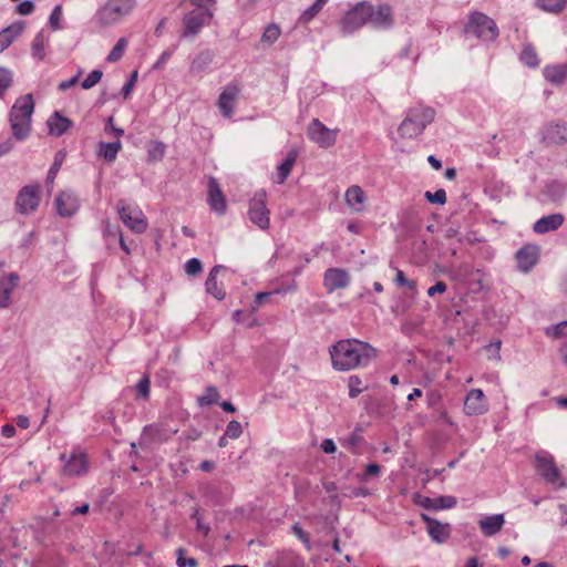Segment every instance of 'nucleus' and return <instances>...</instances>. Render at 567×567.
Wrapping results in <instances>:
<instances>
[{"label":"nucleus","instance_id":"obj_50","mask_svg":"<svg viewBox=\"0 0 567 567\" xmlns=\"http://www.w3.org/2000/svg\"><path fill=\"white\" fill-rule=\"evenodd\" d=\"M291 530L302 542L307 549L311 548L310 536L306 530H303L299 523L293 524Z\"/></svg>","mask_w":567,"mask_h":567},{"label":"nucleus","instance_id":"obj_52","mask_svg":"<svg viewBox=\"0 0 567 567\" xmlns=\"http://www.w3.org/2000/svg\"><path fill=\"white\" fill-rule=\"evenodd\" d=\"M424 196L432 204L443 205L446 203V193L444 189H437L435 193L426 192Z\"/></svg>","mask_w":567,"mask_h":567},{"label":"nucleus","instance_id":"obj_1","mask_svg":"<svg viewBox=\"0 0 567 567\" xmlns=\"http://www.w3.org/2000/svg\"><path fill=\"white\" fill-rule=\"evenodd\" d=\"M332 368L350 371L368 367L378 357V350L359 339H342L329 347Z\"/></svg>","mask_w":567,"mask_h":567},{"label":"nucleus","instance_id":"obj_48","mask_svg":"<svg viewBox=\"0 0 567 567\" xmlns=\"http://www.w3.org/2000/svg\"><path fill=\"white\" fill-rule=\"evenodd\" d=\"M243 433V426L241 424L236 421V420H231L227 426H226V431H225V436H228L229 439H238Z\"/></svg>","mask_w":567,"mask_h":567},{"label":"nucleus","instance_id":"obj_33","mask_svg":"<svg viewBox=\"0 0 567 567\" xmlns=\"http://www.w3.org/2000/svg\"><path fill=\"white\" fill-rule=\"evenodd\" d=\"M519 61L532 69H536L540 64V59L538 56L536 49L529 43L524 44L519 53Z\"/></svg>","mask_w":567,"mask_h":567},{"label":"nucleus","instance_id":"obj_36","mask_svg":"<svg viewBox=\"0 0 567 567\" xmlns=\"http://www.w3.org/2000/svg\"><path fill=\"white\" fill-rule=\"evenodd\" d=\"M219 392L216 386L209 385L205 389V393L197 398L199 406H208L215 404L219 400Z\"/></svg>","mask_w":567,"mask_h":567},{"label":"nucleus","instance_id":"obj_31","mask_svg":"<svg viewBox=\"0 0 567 567\" xmlns=\"http://www.w3.org/2000/svg\"><path fill=\"white\" fill-rule=\"evenodd\" d=\"M423 323L424 319L421 315L408 316L402 321L401 331L404 336L412 337L413 334L420 332Z\"/></svg>","mask_w":567,"mask_h":567},{"label":"nucleus","instance_id":"obj_49","mask_svg":"<svg viewBox=\"0 0 567 567\" xmlns=\"http://www.w3.org/2000/svg\"><path fill=\"white\" fill-rule=\"evenodd\" d=\"M190 517L196 520V530L202 533L204 536H207L210 532V526L208 524H204L202 517L199 515V509L197 507L193 508Z\"/></svg>","mask_w":567,"mask_h":567},{"label":"nucleus","instance_id":"obj_37","mask_svg":"<svg viewBox=\"0 0 567 567\" xmlns=\"http://www.w3.org/2000/svg\"><path fill=\"white\" fill-rule=\"evenodd\" d=\"M127 45H128L127 39H125V38L118 39L116 44L113 47V49L109 53L106 61L110 63H115V62L120 61L123 58V55L127 49Z\"/></svg>","mask_w":567,"mask_h":567},{"label":"nucleus","instance_id":"obj_28","mask_svg":"<svg viewBox=\"0 0 567 567\" xmlns=\"http://www.w3.org/2000/svg\"><path fill=\"white\" fill-rule=\"evenodd\" d=\"M295 286H284L282 288H277L272 291L258 292L250 303V311L255 313L261 306L269 303L271 301V297L275 295H279L287 291H292Z\"/></svg>","mask_w":567,"mask_h":567},{"label":"nucleus","instance_id":"obj_43","mask_svg":"<svg viewBox=\"0 0 567 567\" xmlns=\"http://www.w3.org/2000/svg\"><path fill=\"white\" fill-rule=\"evenodd\" d=\"M539 7L548 12H559L564 9L566 0H538Z\"/></svg>","mask_w":567,"mask_h":567},{"label":"nucleus","instance_id":"obj_59","mask_svg":"<svg viewBox=\"0 0 567 567\" xmlns=\"http://www.w3.org/2000/svg\"><path fill=\"white\" fill-rule=\"evenodd\" d=\"M347 442H348V445H349L350 447H355V446H358L360 443H362V442H363V437H362V435L360 434V431H359V430H357V431L352 432V433L350 434V436L347 439Z\"/></svg>","mask_w":567,"mask_h":567},{"label":"nucleus","instance_id":"obj_60","mask_svg":"<svg viewBox=\"0 0 567 567\" xmlns=\"http://www.w3.org/2000/svg\"><path fill=\"white\" fill-rule=\"evenodd\" d=\"M34 9V6L31 1H24V2H21L18 8H17V12L21 16H27V14H30Z\"/></svg>","mask_w":567,"mask_h":567},{"label":"nucleus","instance_id":"obj_32","mask_svg":"<svg viewBox=\"0 0 567 567\" xmlns=\"http://www.w3.org/2000/svg\"><path fill=\"white\" fill-rule=\"evenodd\" d=\"M297 156L298 154L296 151H290L287 154L284 162L277 168V183H285L296 163Z\"/></svg>","mask_w":567,"mask_h":567},{"label":"nucleus","instance_id":"obj_47","mask_svg":"<svg viewBox=\"0 0 567 567\" xmlns=\"http://www.w3.org/2000/svg\"><path fill=\"white\" fill-rule=\"evenodd\" d=\"M103 73L100 70H93L81 83L84 90L95 86L102 79Z\"/></svg>","mask_w":567,"mask_h":567},{"label":"nucleus","instance_id":"obj_8","mask_svg":"<svg viewBox=\"0 0 567 567\" xmlns=\"http://www.w3.org/2000/svg\"><path fill=\"white\" fill-rule=\"evenodd\" d=\"M117 212L122 223L135 234L146 231L148 223L142 209L136 205L126 204L120 199L116 204Z\"/></svg>","mask_w":567,"mask_h":567},{"label":"nucleus","instance_id":"obj_6","mask_svg":"<svg viewBox=\"0 0 567 567\" xmlns=\"http://www.w3.org/2000/svg\"><path fill=\"white\" fill-rule=\"evenodd\" d=\"M535 470L546 483L554 485L556 488H565L567 486L555 463L554 456L548 452L540 451L535 454Z\"/></svg>","mask_w":567,"mask_h":567},{"label":"nucleus","instance_id":"obj_54","mask_svg":"<svg viewBox=\"0 0 567 567\" xmlns=\"http://www.w3.org/2000/svg\"><path fill=\"white\" fill-rule=\"evenodd\" d=\"M61 18H62V8L61 6H56L51 16H50V25L53 30H59L61 29Z\"/></svg>","mask_w":567,"mask_h":567},{"label":"nucleus","instance_id":"obj_63","mask_svg":"<svg viewBox=\"0 0 567 567\" xmlns=\"http://www.w3.org/2000/svg\"><path fill=\"white\" fill-rule=\"evenodd\" d=\"M79 76H80V75L78 74V75L73 76L72 79H70V80H68V81H63V82H61V83L59 84V89H60L61 91H65V90H68V89L72 87V86H74V85L78 83V81H79Z\"/></svg>","mask_w":567,"mask_h":567},{"label":"nucleus","instance_id":"obj_13","mask_svg":"<svg viewBox=\"0 0 567 567\" xmlns=\"http://www.w3.org/2000/svg\"><path fill=\"white\" fill-rule=\"evenodd\" d=\"M308 137L320 147L328 148L334 145L338 130H330L318 118H313L307 128Z\"/></svg>","mask_w":567,"mask_h":567},{"label":"nucleus","instance_id":"obj_2","mask_svg":"<svg viewBox=\"0 0 567 567\" xmlns=\"http://www.w3.org/2000/svg\"><path fill=\"white\" fill-rule=\"evenodd\" d=\"M393 12L389 4H380L374 8L370 2H358L341 18L339 24L343 34H351L364 24L380 29H388L393 24Z\"/></svg>","mask_w":567,"mask_h":567},{"label":"nucleus","instance_id":"obj_5","mask_svg":"<svg viewBox=\"0 0 567 567\" xmlns=\"http://www.w3.org/2000/svg\"><path fill=\"white\" fill-rule=\"evenodd\" d=\"M136 0H109L96 14L101 25L107 27L120 22L135 8Z\"/></svg>","mask_w":567,"mask_h":567},{"label":"nucleus","instance_id":"obj_58","mask_svg":"<svg viewBox=\"0 0 567 567\" xmlns=\"http://www.w3.org/2000/svg\"><path fill=\"white\" fill-rule=\"evenodd\" d=\"M426 400H427L429 408L437 409L441 404L442 396H441V394H439L436 392H431L427 394Z\"/></svg>","mask_w":567,"mask_h":567},{"label":"nucleus","instance_id":"obj_18","mask_svg":"<svg viewBox=\"0 0 567 567\" xmlns=\"http://www.w3.org/2000/svg\"><path fill=\"white\" fill-rule=\"evenodd\" d=\"M539 248L535 245H526L516 252V261L522 271L530 270L537 262Z\"/></svg>","mask_w":567,"mask_h":567},{"label":"nucleus","instance_id":"obj_34","mask_svg":"<svg viewBox=\"0 0 567 567\" xmlns=\"http://www.w3.org/2000/svg\"><path fill=\"white\" fill-rule=\"evenodd\" d=\"M122 144L120 141L114 143H100L99 155L104 157L107 162H113L116 158Z\"/></svg>","mask_w":567,"mask_h":567},{"label":"nucleus","instance_id":"obj_39","mask_svg":"<svg viewBox=\"0 0 567 567\" xmlns=\"http://www.w3.org/2000/svg\"><path fill=\"white\" fill-rule=\"evenodd\" d=\"M326 284H347L348 274L342 269H329L324 275Z\"/></svg>","mask_w":567,"mask_h":567},{"label":"nucleus","instance_id":"obj_61","mask_svg":"<svg viewBox=\"0 0 567 567\" xmlns=\"http://www.w3.org/2000/svg\"><path fill=\"white\" fill-rule=\"evenodd\" d=\"M321 449H322V451L324 453L332 454V453L336 452L337 446H336L334 442L331 439H326L321 443Z\"/></svg>","mask_w":567,"mask_h":567},{"label":"nucleus","instance_id":"obj_22","mask_svg":"<svg viewBox=\"0 0 567 567\" xmlns=\"http://www.w3.org/2000/svg\"><path fill=\"white\" fill-rule=\"evenodd\" d=\"M505 524L504 514L486 516L478 520V526L484 536L491 537L498 534Z\"/></svg>","mask_w":567,"mask_h":567},{"label":"nucleus","instance_id":"obj_24","mask_svg":"<svg viewBox=\"0 0 567 567\" xmlns=\"http://www.w3.org/2000/svg\"><path fill=\"white\" fill-rule=\"evenodd\" d=\"M55 205L59 215L62 217L72 216L78 209V200L76 198L66 192H62L58 195L55 199Z\"/></svg>","mask_w":567,"mask_h":567},{"label":"nucleus","instance_id":"obj_10","mask_svg":"<svg viewBox=\"0 0 567 567\" xmlns=\"http://www.w3.org/2000/svg\"><path fill=\"white\" fill-rule=\"evenodd\" d=\"M266 192L259 190L255 194L249 203V219L260 229H267L269 227V210L266 206Z\"/></svg>","mask_w":567,"mask_h":567},{"label":"nucleus","instance_id":"obj_14","mask_svg":"<svg viewBox=\"0 0 567 567\" xmlns=\"http://www.w3.org/2000/svg\"><path fill=\"white\" fill-rule=\"evenodd\" d=\"M241 86L238 82H230L221 91L217 106L221 115L226 118H231L235 112L236 101L239 97Z\"/></svg>","mask_w":567,"mask_h":567},{"label":"nucleus","instance_id":"obj_17","mask_svg":"<svg viewBox=\"0 0 567 567\" xmlns=\"http://www.w3.org/2000/svg\"><path fill=\"white\" fill-rule=\"evenodd\" d=\"M207 202L210 209L217 213L218 215H223L226 212V197L218 182L214 177H210L208 181Z\"/></svg>","mask_w":567,"mask_h":567},{"label":"nucleus","instance_id":"obj_7","mask_svg":"<svg viewBox=\"0 0 567 567\" xmlns=\"http://www.w3.org/2000/svg\"><path fill=\"white\" fill-rule=\"evenodd\" d=\"M465 33L483 41H493L498 37V29L492 18L482 12H473L465 27Z\"/></svg>","mask_w":567,"mask_h":567},{"label":"nucleus","instance_id":"obj_4","mask_svg":"<svg viewBox=\"0 0 567 567\" xmlns=\"http://www.w3.org/2000/svg\"><path fill=\"white\" fill-rule=\"evenodd\" d=\"M435 112L429 106H415L408 111L405 118L399 125L398 133L402 138H414L422 134L433 122Z\"/></svg>","mask_w":567,"mask_h":567},{"label":"nucleus","instance_id":"obj_11","mask_svg":"<svg viewBox=\"0 0 567 567\" xmlns=\"http://www.w3.org/2000/svg\"><path fill=\"white\" fill-rule=\"evenodd\" d=\"M60 460L64 462L62 475L68 477L82 476L89 471V460L84 452L73 450L69 457L63 453Z\"/></svg>","mask_w":567,"mask_h":567},{"label":"nucleus","instance_id":"obj_62","mask_svg":"<svg viewBox=\"0 0 567 567\" xmlns=\"http://www.w3.org/2000/svg\"><path fill=\"white\" fill-rule=\"evenodd\" d=\"M136 76H137V72L135 71L131 78V80L123 86V95L125 97H127L132 91V87L134 86L135 84V81H136Z\"/></svg>","mask_w":567,"mask_h":567},{"label":"nucleus","instance_id":"obj_12","mask_svg":"<svg viewBox=\"0 0 567 567\" xmlns=\"http://www.w3.org/2000/svg\"><path fill=\"white\" fill-rule=\"evenodd\" d=\"M41 202V186L27 185L20 189L16 200V208L20 214L34 212Z\"/></svg>","mask_w":567,"mask_h":567},{"label":"nucleus","instance_id":"obj_45","mask_svg":"<svg viewBox=\"0 0 567 567\" xmlns=\"http://www.w3.org/2000/svg\"><path fill=\"white\" fill-rule=\"evenodd\" d=\"M229 274V270L224 267V266H215L208 277H207V280L205 284H216L217 279H218V276L221 277V279H226V280H229V278L227 277V275Z\"/></svg>","mask_w":567,"mask_h":567},{"label":"nucleus","instance_id":"obj_57","mask_svg":"<svg viewBox=\"0 0 567 567\" xmlns=\"http://www.w3.org/2000/svg\"><path fill=\"white\" fill-rule=\"evenodd\" d=\"M206 292L213 295L217 300H223L226 296L223 286H206Z\"/></svg>","mask_w":567,"mask_h":567},{"label":"nucleus","instance_id":"obj_55","mask_svg":"<svg viewBox=\"0 0 567 567\" xmlns=\"http://www.w3.org/2000/svg\"><path fill=\"white\" fill-rule=\"evenodd\" d=\"M14 286H0V308H7Z\"/></svg>","mask_w":567,"mask_h":567},{"label":"nucleus","instance_id":"obj_29","mask_svg":"<svg viewBox=\"0 0 567 567\" xmlns=\"http://www.w3.org/2000/svg\"><path fill=\"white\" fill-rule=\"evenodd\" d=\"M50 38L43 31H40L31 43L32 56L38 61L44 60L47 55V48L49 47Z\"/></svg>","mask_w":567,"mask_h":567},{"label":"nucleus","instance_id":"obj_25","mask_svg":"<svg viewBox=\"0 0 567 567\" xmlns=\"http://www.w3.org/2000/svg\"><path fill=\"white\" fill-rule=\"evenodd\" d=\"M23 23H13L0 31V52H3L23 32Z\"/></svg>","mask_w":567,"mask_h":567},{"label":"nucleus","instance_id":"obj_21","mask_svg":"<svg viewBox=\"0 0 567 567\" xmlns=\"http://www.w3.org/2000/svg\"><path fill=\"white\" fill-rule=\"evenodd\" d=\"M543 75L553 85H561L567 81V63L547 64Z\"/></svg>","mask_w":567,"mask_h":567},{"label":"nucleus","instance_id":"obj_15","mask_svg":"<svg viewBox=\"0 0 567 567\" xmlns=\"http://www.w3.org/2000/svg\"><path fill=\"white\" fill-rule=\"evenodd\" d=\"M421 518L426 524V532L433 542L444 544L451 537L452 527L449 523H442L426 514H421Z\"/></svg>","mask_w":567,"mask_h":567},{"label":"nucleus","instance_id":"obj_42","mask_svg":"<svg viewBox=\"0 0 567 567\" xmlns=\"http://www.w3.org/2000/svg\"><path fill=\"white\" fill-rule=\"evenodd\" d=\"M362 380L358 375H350L348 379V386H349V396L351 399L357 398L360 393L363 392L365 388H362Z\"/></svg>","mask_w":567,"mask_h":567},{"label":"nucleus","instance_id":"obj_53","mask_svg":"<svg viewBox=\"0 0 567 567\" xmlns=\"http://www.w3.org/2000/svg\"><path fill=\"white\" fill-rule=\"evenodd\" d=\"M151 382L147 375L143 377L136 384L135 389L143 399L150 398Z\"/></svg>","mask_w":567,"mask_h":567},{"label":"nucleus","instance_id":"obj_40","mask_svg":"<svg viewBox=\"0 0 567 567\" xmlns=\"http://www.w3.org/2000/svg\"><path fill=\"white\" fill-rule=\"evenodd\" d=\"M280 34V27L278 24L271 23L268 27H266L264 34L261 37V41L268 44H272L278 40Z\"/></svg>","mask_w":567,"mask_h":567},{"label":"nucleus","instance_id":"obj_41","mask_svg":"<svg viewBox=\"0 0 567 567\" xmlns=\"http://www.w3.org/2000/svg\"><path fill=\"white\" fill-rule=\"evenodd\" d=\"M545 333L554 339L567 338V320L546 328Z\"/></svg>","mask_w":567,"mask_h":567},{"label":"nucleus","instance_id":"obj_38","mask_svg":"<svg viewBox=\"0 0 567 567\" xmlns=\"http://www.w3.org/2000/svg\"><path fill=\"white\" fill-rule=\"evenodd\" d=\"M233 320L237 323H245L248 328H252L259 324L257 318L249 310L248 312L244 310H236L233 313Z\"/></svg>","mask_w":567,"mask_h":567},{"label":"nucleus","instance_id":"obj_20","mask_svg":"<svg viewBox=\"0 0 567 567\" xmlns=\"http://www.w3.org/2000/svg\"><path fill=\"white\" fill-rule=\"evenodd\" d=\"M417 504L430 511H439V509H450L456 506L457 501L456 497L451 495L439 496L436 498H431L427 496L420 497Z\"/></svg>","mask_w":567,"mask_h":567},{"label":"nucleus","instance_id":"obj_64","mask_svg":"<svg viewBox=\"0 0 567 567\" xmlns=\"http://www.w3.org/2000/svg\"><path fill=\"white\" fill-rule=\"evenodd\" d=\"M1 434L4 436V437H12L14 436L16 434V427L14 425L10 424V423H7L2 426L1 429Z\"/></svg>","mask_w":567,"mask_h":567},{"label":"nucleus","instance_id":"obj_56","mask_svg":"<svg viewBox=\"0 0 567 567\" xmlns=\"http://www.w3.org/2000/svg\"><path fill=\"white\" fill-rule=\"evenodd\" d=\"M381 472V466L377 463H369L367 466H365V470H364V474H363V478L364 480H368L372 476H378Z\"/></svg>","mask_w":567,"mask_h":567},{"label":"nucleus","instance_id":"obj_9","mask_svg":"<svg viewBox=\"0 0 567 567\" xmlns=\"http://www.w3.org/2000/svg\"><path fill=\"white\" fill-rule=\"evenodd\" d=\"M213 19L212 9H193L183 19L184 30L182 37L196 35L204 25Z\"/></svg>","mask_w":567,"mask_h":567},{"label":"nucleus","instance_id":"obj_44","mask_svg":"<svg viewBox=\"0 0 567 567\" xmlns=\"http://www.w3.org/2000/svg\"><path fill=\"white\" fill-rule=\"evenodd\" d=\"M185 553H186L185 548H183V547L177 548V550H176V554H177L176 564H177V566L178 567H197L198 566L197 559H195L194 557L185 558V556H184Z\"/></svg>","mask_w":567,"mask_h":567},{"label":"nucleus","instance_id":"obj_27","mask_svg":"<svg viewBox=\"0 0 567 567\" xmlns=\"http://www.w3.org/2000/svg\"><path fill=\"white\" fill-rule=\"evenodd\" d=\"M48 126L50 134L54 136H61L72 126V122L68 117H64L60 113L55 112L52 116L49 117Z\"/></svg>","mask_w":567,"mask_h":567},{"label":"nucleus","instance_id":"obj_46","mask_svg":"<svg viewBox=\"0 0 567 567\" xmlns=\"http://www.w3.org/2000/svg\"><path fill=\"white\" fill-rule=\"evenodd\" d=\"M12 84V73L11 71L0 68V97L3 96L6 91L11 86Z\"/></svg>","mask_w":567,"mask_h":567},{"label":"nucleus","instance_id":"obj_30","mask_svg":"<svg viewBox=\"0 0 567 567\" xmlns=\"http://www.w3.org/2000/svg\"><path fill=\"white\" fill-rule=\"evenodd\" d=\"M365 200V194L360 186L353 185L346 192V202L349 206L353 207L357 212L362 210Z\"/></svg>","mask_w":567,"mask_h":567},{"label":"nucleus","instance_id":"obj_16","mask_svg":"<svg viewBox=\"0 0 567 567\" xmlns=\"http://www.w3.org/2000/svg\"><path fill=\"white\" fill-rule=\"evenodd\" d=\"M488 411V403L481 389H472L464 400V412L466 415H482Z\"/></svg>","mask_w":567,"mask_h":567},{"label":"nucleus","instance_id":"obj_51","mask_svg":"<svg viewBox=\"0 0 567 567\" xmlns=\"http://www.w3.org/2000/svg\"><path fill=\"white\" fill-rule=\"evenodd\" d=\"M184 270L187 275L195 276L203 270L202 261L197 258H192L185 264Z\"/></svg>","mask_w":567,"mask_h":567},{"label":"nucleus","instance_id":"obj_26","mask_svg":"<svg viewBox=\"0 0 567 567\" xmlns=\"http://www.w3.org/2000/svg\"><path fill=\"white\" fill-rule=\"evenodd\" d=\"M267 567H299L298 557L290 550H282L267 561Z\"/></svg>","mask_w":567,"mask_h":567},{"label":"nucleus","instance_id":"obj_23","mask_svg":"<svg viewBox=\"0 0 567 567\" xmlns=\"http://www.w3.org/2000/svg\"><path fill=\"white\" fill-rule=\"evenodd\" d=\"M564 220L565 217L559 213L544 216L534 224L533 230L536 234H546L548 231H554L557 230L564 224Z\"/></svg>","mask_w":567,"mask_h":567},{"label":"nucleus","instance_id":"obj_3","mask_svg":"<svg viewBox=\"0 0 567 567\" xmlns=\"http://www.w3.org/2000/svg\"><path fill=\"white\" fill-rule=\"evenodd\" d=\"M34 111L32 94L18 97L10 111V124L13 136L21 141L27 138L31 130V116Z\"/></svg>","mask_w":567,"mask_h":567},{"label":"nucleus","instance_id":"obj_19","mask_svg":"<svg viewBox=\"0 0 567 567\" xmlns=\"http://www.w3.org/2000/svg\"><path fill=\"white\" fill-rule=\"evenodd\" d=\"M544 141L551 144H563L567 142V123H549L544 128Z\"/></svg>","mask_w":567,"mask_h":567},{"label":"nucleus","instance_id":"obj_35","mask_svg":"<svg viewBox=\"0 0 567 567\" xmlns=\"http://www.w3.org/2000/svg\"><path fill=\"white\" fill-rule=\"evenodd\" d=\"M327 4L324 0H317L311 7L305 10L299 17V22L302 24L309 23L312 19H315L319 12Z\"/></svg>","mask_w":567,"mask_h":567}]
</instances>
